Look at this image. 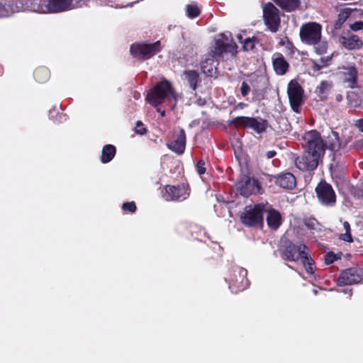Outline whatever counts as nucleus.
Here are the masks:
<instances>
[{
    "label": "nucleus",
    "instance_id": "nucleus-1",
    "mask_svg": "<svg viewBox=\"0 0 363 363\" xmlns=\"http://www.w3.org/2000/svg\"><path fill=\"white\" fill-rule=\"evenodd\" d=\"M84 0H40L37 2L35 0L19 1L16 6H26L27 11L41 13H58L80 7L84 4Z\"/></svg>",
    "mask_w": 363,
    "mask_h": 363
},
{
    "label": "nucleus",
    "instance_id": "nucleus-2",
    "mask_svg": "<svg viewBox=\"0 0 363 363\" xmlns=\"http://www.w3.org/2000/svg\"><path fill=\"white\" fill-rule=\"evenodd\" d=\"M230 33H222L217 36L216 45L212 53H209L205 60L201 62V68L203 72L211 76L216 69V57L224 53H230L234 56L237 53V45L230 40Z\"/></svg>",
    "mask_w": 363,
    "mask_h": 363
},
{
    "label": "nucleus",
    "instance_id": "nucleus-3",
    "mask_svg": "<svg viewBox=\"0 0 363 363\" xmlns=\"http://www.w3.org/2000/svg\"><path fill=\"white\" fill-rule=\"evenodd\" d=\"M181 95L174 91L170 83L167 80L159 82L146 96L147 101L153 106H157L167 100L172 108L175 107Z\"/></svg>",
    "mask_w": 363,
    "mask_h": 363
},
{
    "label": "nucleus",
    "instance_id": "nucleus-4",
    "mask_svg": "<svg viewBox=\"0 0 363 363\" xmlns=\"http://www.w3.org/2000/svg\"><path fill=\"white\" fill-rule=\"evenodd\" d=\"M322 27L315 22L303 24L300 28V38L301 41L307 45H313L315 51L318 55L326 52L328 43L321 40Z\"/></svg>",
    "mask_w": 363,
    "mask_h": 363
},
{
    "label": "nucleus",
    "instance_id": "nucleus-5",
    "mask_svg": "<svg viewBox=\"0 0 363 363\" xmlns=\"http://www.w3.org/2000/svg\"><path fill=\"white\" fill-rule=\"evenodd\" d=\"M303 147L306 151L322 157L325 152V145L320 133L315 130L306 132L303 136Z\"/></svg>",
    "mask_w": 363,
    "mask_h": 363
},
{
    "label": "nucleus",
    "instance_id": "nucleus-6",
    "mask_svg": "<svg viewBox=\"0 0 363 363\" xmlns=\"http://www.w3.org/2000/svg\"><path fill=\"white\" fill-rule=\"evenodd\" d=\"M264 204L247 206L240 215L242 223L248 226L262 225Z\"/></svg>",
    "mask_w": 363,
    "mask_h": 363
},
{
    "label": "nucleus",
    "instance_id": "nucleus-7",
    "mask_svg": "<svg viewBox=\"0 0 363 363\" xmlns=\"http://www.w3.org/2000/svg\"><path fill=\"white\" fill-rule=\"evenodd\" d=\"M161 49L160 41L152 44L135 43L130 47V54L138 59H149Z\"/></svg>",
    "mask_w": 363,
    "mask_h": 363
},
{
    "label": "nucleus",
    "instance_id": "nucleus-8",
    "mask_svg": "<svg viewBox=\"0 0 363 363\" xmlns=\"http://www.w3.org/2000/svg\"><path fill=\"white\" fill-rule=\"evenodd\" d=\"M279 11L272 3L263 6V17L265 25L272 33H276L280 25Z\"/></svg>",
    "mask_w": 363,
    "mask_h": 363
},
{
    "label": "nucleus",
    "instance_id": "nucleus-9",
    "mask_svg": "<svg viewBox=\"0 0 363 363\" xmlns=\"http://www.w3.org/2000/svg\"><path fill=\"white\" fill-rule=\"evenodd\" d=\"M287 93L291 108L294 111L299 113V107L303 102L302 87L297 82L292 80L288 84Z\"/></svg>",
    "mask_w": 363,
    "mask_h": 363
},
{
    "label": "nucleus",
    "instance_id": "nucleus-10",
    "mask_svg": "<svg viewBox=\"0 0 363 363\" xmlns=\"http://www.w3.org/2000/svg\"><path fill=\"white\" fill-rule=\"evenodd\" d=\"M318 201L327 206H333L336 202V196L332 186L326 182H320L315 188Z\"/></svg>",
    "mask_w": 363,
    "mask_h": 363
},
{
    "label": "nucleus",
    "instance_id": "nucleus-11",
    "mask_svg": "<svg viewBox=\"0 0 363 363\" xmlns=\"http://www.w3.org/2000/svg\"><path fill=\"white\" fill-rule=\"evenodd\" d=\"M321 157L305 150L304 153L295 160L296 167L302 171L315 169Z\"/></svg>",
    "mask_w": 363,
    "mask_h": 363
},
{
    "label": "nucleus",
    "instance_id": "nucleus-12",
    "mask_svg": "<svg viewBox=\"0 0 363 363\" xmlns=\"http://www.w3.org/2000/svg\"><path fill=\"white\" fill-rule=\"evenodd\" d=\"M236 186L240 194L245 197H248L252 194H257L260 189L257 180L245 175L242 177Z\"/></svg>",
    "mask_w": 363,
    "mask_h": 363
},
{
    "label": "nucleus",
    "instance_id": "nucleus-13",
    "mask_svg": "<svg viewBox=\"0 0 363 363\" xmlns=\"http://www.w3.org/2000/svg\"><path fill=\"white\" fill-rule=\"evenodd\" d=\"M308 254V248L304 244L291 245L286 248L284 257L290 261H296L301 259L303 264H306Z\"/></svg>",
    "mask_w": 363,
    "mask_h": 363
},
{
    "label": "nucleus",
    "instance_id": "nucleus-14",
    "mask_svg": "<svg viewBox=\"0 0 363 363\" xmlns=\"http://www.w3.org/2000/svg\"><path fill=\"white\" fill-rule=\"evenodd\" d=\"M186 195H189L188 189L185 185L182 186H166L165 193L163 197L167 201H176L180 198H185Z\"/></svg>",
    "mask_w": 363,
    "mask_h": 363
},
{
    "label": "nucleus",
    "instance_id": "nucleus-15",
    "mask_svg": "<svg viewBox=\"0 0 363 363\" xmlns=\"http://www.w3.org/2000/svg\"><path fill=\"white\" fill-rule=\"evenodd\" d=\"M362 276L356 269H347L342 272L338 279V284L351 285L360 282Z\"/></svg>",
    "mask_w": 363,
    "mask_h": 363
},
{
    "label": "nucleus",
    "instance_id": "nucleus-16",
    "mask_svg": "<svg viewBox=\"0 0 363 363\" xmlns=\"http://www.w3.org/2000/svg\"><path fill=\"white\" fill-rule=\"evenodd\" d=\"M264 212L267 213L266 220L269 228L277 230L281 223V216L279 212L272 208L271 206L268 204H264Z\"/></svg>",
    "mask_w": 363,
    "mask_h": 363
},
{
    "label": "nucleus",
    "instance_id": "nucleus-17",
    "mask_svg": "<svg viewBox=\"0 0 363 363\" xmlns=\"http://www.w3.org/2000/svg\"><path fill=\"white\" fill-rule=\"evenodd\" d=\"M186 145V135L183 129H180L173 141L167 144V147L174 152L181 155L184 152Z\"/></svg>",
    "mask_w": 363,
    "mask_h": 363
},
{
    "label": "nucleus",
    "instance_id": "nucleus-18",
    "mask_svg": "<svg viewBox=\"0 0 363 363\" xmlns=\"http://www.w3.org/2000/svg\"><path fill=\"white\" fill-rule=\"evenodd\" d=\"M339 43L347 50L359 49L363 45L362 40L357 35L352 34L340 36Z\"/></svg>",
    "mask_w": 363,
    "mask_h": 363
},
{
    "label": "nucleus",
    "instance_id": "nucleus-19",
    "mask_svg": "<svg viewBox=\"0 0 363 363\" xmlns=\"http://www.w3.org/2000/svg\"><path fill=\"white\" fill-rule=\"evenodd\" d=\"M276 183L283 189H292L296 186V182L292 174L285 173L276 178Z\"/></svg>",
    "mask_w": 363,
    "mask_h": 363
},
{
    "label": "nucleus",
    "instance_id": "nucleus-20",
    "mask_svg": "<svg viewBox=\"0 0 363 363\" xmlns=\"http://www.w3.org/2000/svg\"><path fill=\"white\" fill-rule=\"evenodd\" d=\"M324 145L325 148L327 147L332 151H337L341 147L337 133L335 131H330V133L328 135Z\"/></svg>",
    "mask_w": 363,
    "mask_h": 363
},
{
    "label": "nucleus",
    "instance_id": "nucleus-21",
    "mask_svg": "<svg viewBox=\"0 0 363 363\" xmlns=\"http://www.w3.org/2000/svg\"><path fill=\"white\" fill-rule=\"evenodd\" d=\"M27 0L23 1L24 2ZM20 1H18L15 3L14 6L11 4H2L0 2V18L2 17H7L10 16L13 12L14 11H21L27 10L26 9V6L24 5L23 7L19 6V7L16 6V4L19 2Z\"/></svg>",
    "mask_w": 363,
    "mask_h": 363
},
{
    "label": "nucleus",
    "instance_id": "nucleus-22",
    "mask_svg": "<svg viewBox=\"0 0 363 363\" xmlns=\"http://www.w3.org/2000/svg\"><path fill=\"white\" fill-rule=\"evenodd\" d=\"M273 67L277 74L282 75L286 73L289 65L283 56L277 55L273 57Z\"/></svg>",
    "mask_w": 363,
    "mask_h": 363
},
{
    "label": "nucleus",
    "instance_id": "nucleus-23",
    "mask_svg": "<svg viewBox=\"0 0 363 363\" xmlns=\"http://www.w3.org/2000/svg\"><path fill=\"white\" fill-rule=\"evenodd\" d=\"M345 81L349 84V86L353 88L356 84L357 72L354 67H349L344 71Z\"/></svg>",
    "mask_w": 363,
    "mask_h": 363
},
{
    "label": "nucleus",
    "instance_id": "nucleus-24",
    "mask_svg": "<svg viewBox=\"0 0 363 363\" xmlns=\"http://www.w3.org/2000/svg\"><path fill=\"white\" fill-rule=\"evenodd\" d=\"M267 127V123L264 120L251 118L248 128L253 129L256 133L264 132Z\"/></svg>",
    "mask_w": 363,
    "mask_h": 363
},
{
    "label": "nucleus",
    "instance_id": "nucleus-25",
    "mask_svg": "<svg viewBox=\"0 0 363 363\" xmlns=\"http://www.w3.org/2000/svg\"><path fill=\"white\" fill-rule=\"evenodd\" d=\"M274 2L283 9L287 11H291L296 9L299 4V0H274Z\"/></svg>",
    "mask_w": 363,
    "mask_h": 363
},
{
    "label": "nucleus",
    "instance_id": "nucleus-26",
    "mask_svg": "<svg viewBox=\"0 0 363 363\" xmlns=\"http://www.w3.org/2000/svg\"><path fill=\"white\" fill-rule=\"evenodd\" d=\"M116 154V148L112 145H106L103 147L101 155V162L103 163L109 162Z\"/></svg>",
    "mask_w": 363,
    "mask_h": 363
},
{
    "label": "nucleus",
    "instance_id": "nucleus-27",
    "mask_svg": "<svg viewBox=\"0 0 363 363\" xmlns=\"http://www.w3.org/2000/svg\"><path fill=\"white\" fill-rule=\"evenodd\" d=\"M184 79L186 80L194 90L196 88V84L199 79V74L194 70L184 71L183 74Z\"/></svg>",
    "mask_w": 363,
    "mask_h": 363
},
{
    "label": "nucleus",
    "instance_id": "nucleus-28",
    "mask_svg": "<svg viewBox=\"0 0 363 363\" xmlns=\"http://www.w3.org/2000/svg\"><path fill=\"white\" fill-rule=\"evenodd\" d=\"M186 13L189 18H194L199 16L201 13V7L194 2L186 6Z\"/></svg>",
    "mask_w": 363,
    "mask_h": 363
},
{
    "label": "nucleus",
    "instance_id": "nucleus-29",
    "mask_svg": "<svg viewBox=\"0 0 363 363\" xmlns=\"http://www.w3.org/2000/svg\"><path fill=\"white\" fill-rule=\"evenodd\" d=\"M34 76L38 82L43 83L48 79L50 74L45 67H40L35 71Z\"/></svg>",
    "mask_w": 363,
    "mask_h": 363
},
{
    "label": "nucleus",
    "instance_id": "nucleus-30",
    "mask_svg": "<svg viewBox=\"0 0 363 363\" xmlns=\"http://www.w3.org/2000/svg\"><path fill=\"white\" fill-rule=\"evenodd\" d=\"M234 277L232 279L233 281L235 283L243 284L247 282L245 279L247 276V270L243 268H238L234 271Z\"/></svg>",
    "mask_w": 363,
    "mask_h": 363
},
{
    "label": "nucleus",
    "instance_id": "nucleus-31",
    "mask_svg": "<svg viewBox=\"0 0 363 363\" xmlns=\"http://www.w3.org/2000/svg\"><path fill=\"white\" fill-rule=\"evenodd\" d=\"M332 84L330 82L323 81L316 88V93L320 97H323L330 90Z\"/></svg>",
    "mask_w": 363,
    "mask_h": 363
},
{
    "label": "nucleus",
    "instance_id": "nucleus-32",
    "mask_svg": "<svg viewBox=\"0 0 363 363\" xmlns=\"http://www.w3.org/2000/svg\"><path fill=\"white\" fill-rule=\"evenodd\" d=\"M251 117H246V116H238L234 118L231 123L234 124L235 126H243L245 128H248L249 123L250 121Z\"/></svg>",
    "mask_w": 363,
    "mask_h": 363
},
{
    "label": "nucleus",
    "instance_id": "nucleus-33",
    "mask_svg": "<svg viewBox=\"0 0 363 363\" xmlns=\"http://www.w3.org/2000/svg\"><path fill=\"white\" fill-rule=\"evenodd\" d=\"M343 227L345 230V233L341 235L340 238L347 242H352V235L350 233V225L348 222L345 221L343 223Z\"/></svg>",
    "mask_w": 363,
    "mask_h": 363
},
{
    "label": "nucleus",
    "instance_id": "nucleus-34",
    "mask_svg": "<svg viewBox=\"0 0 363 363\" xmlns=\"http://www.w3.org/2000/svg\"><path fill=\"white\" fill-rule=\"evenodd\" d=\"M257 42V39L255 38H247L243 40L242 47L244 50H250L255 48V43Z\"/></svg>",
    "mask_w": 363,
    "mask_h": 363
},
{
    "label": "nucleus",
    "instance_id": "nucleus-35",
    "mask_svg": "<svg viewBox=\"0 0 363 363\" xmlns=\"http://www.w3.org/2000/svg\"><path fill=\"white\" fill-rule=\"evenodd\" d=\"M330 60H331V57H329V56H327L325 57H321L320 58V64L314 62L313 67L315 70H319L322 67L326 66Z\"/></svg>",
    "mask_w": 363,
    "mask_h": 363
},
{
    "label": "nucleus",
    "instance_id": "nucleus-36",
    "mask_svg": "<svg viewBox=\"0 0 363 363\" xmlns=\"http://www.w3.org/2000/svg\"><path fill=\"white\" fill-rule=\"evenodd\" d=\"M123 209L133 213L136 211V206L133 201L126 202L123 204Z\"/></svg>",
    "mask_w": 363,
    "mask_h": 363
},
{
    "label": "nucleus",
    "instance_id": "nucleus-37",
    "mask_svg": "<svg viewBox=\"0 0 363 363\" xmlns=\"http://www.w3.org/2000/svg\"><path fill=\"white\" fill-rule=\"evenodd\" d=\"M337 259V257L336 255H335L333 252H328L325 255V262L327 264H332Z\"/></svg>",
    "mask_w": 363,
    "mask_h": 363
},
{
    "label": "nucleus",
    "instance_id": "nucleus-38",
    "mask_svg": "<svg viewBox=\"0 0 363 363\" xmlns=\"http://www.w3.org/2000/svg\"><path fill=\"white\" fill-rule=\"evenodd\" d=\"M350 28L353 31L363 30V21H356L354 23L350 24Z\"/></svg>",
    "mask_w": 363,
    "mask_h": 363
},
{
    "label": "nucleus",
    "instance_id": "nucleus-39",
    "mask_svg": "<svg viewBox=\"0 0 363 363\" xmlns=\"http://www.w3.org/2000/svg\"><path fill=\"white\" fill-rule=\"evenodd\" d=\"M303 265H304L306 270L308 273H309V274L313 273V269L312 267L313 260L311 259H309L308 256H307V260H306V264H303Z\"/></svg>",
    "mask_w": 363,
    "mask_h": 363
},
{
    "label": "nucleus",
    "instance_id": "nucleus-40",
    "mask_svg": "<svg viewBox=\"0 0 363 363\" xmlns=\"http://www.w3.org/2000/svg\"><path fill=\"white\" fill-rule=\"evenodd\" d=\"M196 169L199 174H204L206 172V169L204 167V162L202 160L199 161L196 164Z\"/></svg>",
    "mask_w": 363,
    "mask_h": 363
},
{
    "label": "nucleus",
    "instance_id": "nucleus-41",
    "mask_svg": "<svg viewBox=\"0 0 363 363\" xmlns=\"http://www.w3.org/2000/svg\"><path fill=\"white\" fill-rule=\"evenodd\" d=\"M241 93L243 96H245L250 91V88L246 82H242L241 85Z\"/></svg>",
    "mask_w": 363,
    "mask_h": 363
},
{
    "label": "nucleus",
    "instance_id": "nucleus-42",
    "mask_svg": "<svg viewBox=\"0 0 363 363\" xmlns=\"http://www.w3.org/2000/svg\"><path fill=\"white\" fill-rule=\"evenodd\" d=\"M143 124L140 121L137 122V127L135 132L138 134L143 135L145 132V129L142 127Z\"/></svg>",
    "mask_w": 363,
    "mask_h": 363
},
{
    "label": "nucleus",
    "instance_id": "nucleus-43",
    "mask_svg": "<svg viewBox=\"0 0 363 363\" xmlns=\"http://www.w3.org/2000/svg\"><path fill=\"white\" fill-rule=\"evenodd\" d=\"M355 125L362 132H363V119L356 121Z\"/></svg>",
    "mask_w": 363,
    "mask_h": 363
},
{
    "label": "nucleus",
    "instance_id": "nucleus-44",
    "mask_svg": "<svg viewBox=\"0 0 363 363\" xmlns=\"http://www.w3.org/2000/svg\"><path fill=\"white\" fill-rule=\"evenodd\" d=\"M276 154L277 153L274 150H270L266 153V156L268 159H270V158H272L273 157H274L276 155Z\"/></svg>",
    "mask_w": 363,
    "mask_h": 363
},
{
    "label": "nucleus",
    "instance_id": "nucleus-45",
    "mask_svg": "<svg viewBox=\"0 0 363 363\" xmlns=\"http://www.w3.org/2000/svg\"><path fill=\"white\" fill-rule=\"evenodd\" d=\"M344 294H348L350 296L352 295V290L351 289H345L342 291Z\"/></svg>",
    "mask_w": 363,
    "mask_h": 363
},
{
    "label": "nucleus",
    "instance_id": "nucleus-46",
    "mask_svg": "<svg viewBox=\"0 0 363 363\" xmlns=\"http://www.w3.org/2000/svg\"><path fill=\"white\" fill-rule=\"evenodd\" d=\"M237 38L239 40V41L242 44V35L241 34H238L237 35Z\"/></svg>",
    "mask_w": 363,
    "mask_h": 363
},
{
    "label": "nucleus",
    "instance_id": "nucleus-47",
    "mask_svg": "<svg viewBox=\"0 0 363 363\" xmlns=\"http://www.w3.org/2000/svg\"><path fill=\"white\" fill-rule=\"evenodd\" d=\"M238 290L241 291V290H243L245 289V286L242 284V286H238Z\"/></svg>",
    "mask_w": 363,
    "mask_h": 363
},
{
    "label": "nucleus",
    "instance_id": "nucleus-48",
    "mask_svg": "<svg viewBox=\"0 0 363 363\" xmlns=\"http://www.w3.org/2000/svg\"><path fill=\"white\" fill-rule=\"evenodd\" d=\"M157 111H158L159 112H160V114H161V116H164V114H165V111H160V109H158Z\"/></svg>",
    "mask_w": 363,
    "mask_h": 363
}]
</instances>
